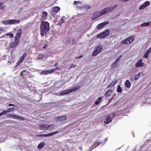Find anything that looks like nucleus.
Returning <instances> with one entry per match:
<instances>
[{
  "mask_svg": "<svg viewBox=\"0 0 151 151\" xmlns=\"http://www.w3.org/2000/svg\"><path fill=\"white\" fill-rule=\"evenodd\" d=\"M102 99V97H99L96 101H95V104L96 105H98L100 103Z\"/></svg>",
  "mask_w": 151,
  "mask_h": 151,
  "instance_id": "nucleus-24",
  "label": "nucleus"
},
{
  "mask_svg": "<svg viewBox=\"0 0 151 151\" xmlns=\"http://www.w3.org/2000/svg\"><path fill=\"white\" fill-rule=\"evenodd\" d=\"M60 10V8L59 7L56 6L54 7L52 9V14H53L54 13H57Z\"/></svg>",
  "mask_w": 151,
  "mask_h": 151,
  "instance_id": "nucleus-15",
  "label": "nucleus"
},
{
  "mask_svg": "<svg viewBox=\"0 0 151 151\" xmlns=\"http://www.w3.org/2000/svg\"><path fill=\"white\" fill-rule=\"evenodd\" d=\"M14 106V105H13V104H9V106Z\"/></svg>",
  "mask_w": 151,
  "mask_h": 151,
  "instance_id": "nucleus-51",
  "label": "nucleus"
},
{
  "mask_svg": "<svg viewBox=\"0 0 151 151\" xmlns=\"http://www.w3.org/2000/svg\"><path fill=\"white\" fill-rule=\"evenodd\" d=\"M102 50V45L100 44L96 47L94 49V51L92 53V56H93L97 55L98 54L100 53Z\"/></svg>",
  "mask_w": 151,
  "mask_h": 151,
  "instance_id": "nucleus-4",
  "label": "nucleus"
},
{
  "mask_svg": "<svg viewBox=\"0 0 151 151\" xmlns=\"http://www.w3.org/2000/svg\"><path fill=\"white\" fill-rule=\"evenodd\" d=\"M47 15V12L43 11L42 13V20H45Z\"/></svg>",
  "mask_w": 151,
  "mask_h": 151,
  "instance_id": "nucleus-22",
  "label": "nucleus"
},
{
  "mask_svg": "<svg viewBox=\"0 0 151 151\" xmlns=\"http://www.w3.org/2000/svg\"><path fill=\"white\" fill-rule=\"evenodd\" d=\"M19 42V40L14 39V41L13 43V47H16L18 46Z\"/></svg>",
  "mask_w": 151,
  "mask_h": 151,
  "instance_id": "nucleus-21",
  "label": "nucleus"
},
{
  "mask_svg": "<svg viewBox=\"0 0 151 151\" xmlns=\"http://www.w3.org/2000/svg\"><path fill=\"white\" fill-rule=\"evenodd\" d=\"M3 31L2 29H0V34L1 33V32Z\"/></svg>",
  "mask_w": 151,
  "mask_h": 151,
  "instance_id": "nucleus-53",
  "label": "nucleus"
},
{
  "mask_svg": "<svg viewBox=\"0 0 151 151\" xmlns=\"http://www.w3.org/2000/svg\"><path fill=\"white\" fill-rule=\"evenodd\" d=\"M116 63L114 62L112 64V67L113 68H115L116 66Z\"/></svg>",
  "mask_w": 151,
  "mask_h": 151,
  "instance_id": "nucleus-43",
  "label": "nucleus"
},
{
  "mask_svg": "<svg viewBox=\"0 0 151 151\" xmlns=\"http://www.w3.org/2000/svg\"><path fill=\"white\" fill-rule=\"evenodd\" d=\"M12 114H8L7 115H6V116L9 117H12Z\"/></svg>",
  "mask_w": 151,
  "mask_h": 151,
  "instance_id": "nucleus-46",
  "label": "nucleus"
},
{
  "mask_svg": "<svg viewBox=\"0 0 151 151\" xmlns=\"http://www.w3.org/2000/svg\"><path fill=\"white\" fill-rule=\"evenodd\" d=\"M47 47H48V45L47 44H46L43 46V48H46Z\"/></svg>",
  "mask_w": 151,
  "mask_h": 151,
  "instance_id": "nucleus-47",
  "label": "nucleus"
},
{
  "mask_svg": "<svg viewBox=\"0 0 151 151\" xmlns=\"http://www.w3.org/2000/svg\"><path fill=\"white\" fill-rule=\"evenodd\" d=\"M150 24V23L149 22H145L144 23H142L141 24V27H145V26H148Z\"/></svg>",
  "mask_w": 151,
  "mask_h": 151,
  "instance_id": "nucleus-30",
  "label": "nucleus"
},
{
  "mask_svg": "<svg viewBox=\"0 0 151 151\" xmlns=\"http://www.w3.org/2000/svg\"><path fill=\"white\" fill-rule=\"evenodd\" d=\"M134 40V38L132 36H130L127 39L121 41V43L123 44H129L132 43Z\"/></svg>",
  "mask_w": 151,
  "mask_h": 151,
  "instance_id": "nucleus-7",
  "label": "nucleus"
},
{
  "mask_svg": "<svg viewBox=\"0 0 151 151\" xmlns=\"http://www.w3.org/2000/svg\"><path fill=\"white\" fill-rule=\"evenodd\" d=\"M118 0L119 1H123L124 2H126V1H129V0Z\"/></svg>",
  "mask_w": 151,
  "mask_h": 151,
  "instance_id": "nucleus-49",
  "label": "nucleus"
},
{
  "mask_svg": "<svg viewBox=\"0 0 151 151\" xmlns=\"http://www.w3.org/2000/svg\"><path fill=\"white\" fill-rule=\"evenodd\" d=\"M7 35H9L10 38H12L14 36L13 34L11 33H8L6 34Z\"/></svg>",
  "mask_w": 151,
  "mask_h": 151,
  "instance_id": "nucleus-34",
  "label": "nucleus"
},
{
  "mask_svg": "<svg viewBox=\"0 0 151 151\" xmlns=\"http://www.w3.org/2000/svg\"><path fill=\"white\" fill-rule=\"evenodd\" d=\"M17 118V119L21 120H24V118L22 116H18Z\"/></svg>",
  "mask_w": 151,
  "mask_h": 151,
  "instance_id": "nucleus-40",
  "label": "nucleus"
},
{
  "mask_svg": "<svg viewBox=\"0 0 151 151\" xmlns=\"http://www.w3.org/2000/svg\"><path fill=\"white\" fill-rule=\"evenodd\" d=\"M63 22H64V20L63 19H60V23L61 24H62Z\"/></svg>",
  "mask_w": 151,
  "mask_h": 151,
  "instance_id": "nucleus-48",
  "label": "nucleus"
},
{
  "mask_svg": "<svg viewBox=\"0 0 151 151\" xmlns=\"http://www.w3.org/2000/svg\"><path fill=\"white\" fill-rule=\"evenodd\" d=\"M23 61V60L21 58H20V59H19L18 60L17 62L16 63V65L15 66V67L16 68L17 66H18L20 64L22 63V62Z\"/></svg>",
  "mask_w": 151,
  "mask_h": 151,
  "instance_id": "nucleus-29",
  "label": "nucleus"
},
{
  "mask_svg": "<svg viewBox=\"0 0 151 151\" xmlns=\"http://www.w3.org/2000/svg\"><path fill=\"white\" fill-rule=\"evenodd\" d=\"M21 76L23 77H25L26 76L28 75V73L25 70H24L21 73Z\"/></svg>",
  "mask_w": 151,
  "mask_h": 151,
  "instance_id": "nucleus-26",
  "label": "nucleus"
},
{
  "mask_svg": "<svg viewBox=\"0 0 151 151\" xmlns=\"http://www.w3.org/2000/svg\"><path fill=\"white\" fill-rule=\"evenodd\" d=\"M58 133V131H55L51 133L47 134H40L37 135L38 136L42 137L43 136L45 137H47L52 136L55 134H57Z\"/></svg>",
  "mask_w": 151,
  "mask_h": 151,
  "instance_id": "nucleus-10",
  "label": "nucleus"
},
{
  "mask_svg": "<svg viewBox=\"0 0 151 151\" xmlns=\"http://www.w3.org/2000/svg\"><path fill=\"white\" fill-rule=\"evenodd\" d=\"M67 117L65 115H63L61 116H59L56 117V119L57 122H61L66 120Z\"/></svg>",
  "mask_w": 151,
  "mask_h": 151,
  "instance_id": "nucleus-8",
  "label": "nucleus"
},
{
  "mask_svg": "<svg viewBox=\"0 0 151 151\" xmlns=\"http://www.w3.org/2000/svg\"><path fill=\"white\" fill-rule=\"evenodd\" d=\"M145 7V6L143 4L142 5L139 7V9L140 10L142 9H144Z\"/></svg>",
  "mask_w": 151,
  "mask_h": 151,
  "instance_id": "nucleus-42",
  "label": "nucleus"
},
{
  "mask_svg": "<svg viewBox=\"0 0 151 151\" xmlns=\"http://www.w3.org/2000/svg\"><path fill=\"white\" fill-rule=\"evenodd\" d=\"M112 93V91L111 90H108L106 92L105 96L107 97H109L111 96Z\"/></svg>",
  "mask_w": 151,
  "mask_h": 151,
  "instance_id": "nucleus-20",
  "label": "nucleus"
},
{
  "mask_svg": "<svg viewBox=\"0 0 151 151\" xmlns=\"http://www.w3.org/2000/svg\"><path fill=\"white\" fill-rule=\"evenodd\" d=\"M142 59H140L138 61V62L135 64V66L136 68L139 67H142L144 66V63L142 62Z\"/></svg>",
  "mask_w": 151,
  "mask_h": 151,
  "instance_id": "nucleus-9",
  "label": "nucleus"
},
{
  "mask_svg": "<svg viewBox=\"0 0 151 151\" xmlns=\"http://www.w3.org/2000/svg\"><path fill=\"white\" fill-rule=\"evenodd\" d=\"M117 6L116 5H115L113 6H111L108 7L106 8V9L107 11V12H111L114 9H116Z\"/></svg>",
  "mask_w": 151,
  "mask_h": 151,
  "instance_id": "nucleus-13",
  "label": "nucleus"
},
{
  "mask_svg": "<svg viewBox=\"0 0 151 151\" xmlns=\"http://www.w3.org/2000/svg\"><path fill=\"white\" fill-rule=\"evenodd\" d=\"M143 4L146 7V6H148L150 5V2L149 1H146Z\"/></svg>",
  "mask_w": 151,
  "mask_h": 151,
  "instance_id": "nucleus-32",
  "label": "nucleus"
},
{
  "mask_svg": "<svg viewBox=\"0 0 151 151\" xmlns=\"http://www.w3.org/2000/svg\"><path fill=\"white\" fill-rule=\"evenodd\" d=\"M109 22L107 21L101 23L97 25V28L98 29H100L102 28L105 25L109 24Z\"/></svg>",
  "mask_w": 151,
  "mask_h": 151,
  "instance_id": "nucleus-11",
  "label": "nucleus"
},
{
  "mask_svg": "<svg viewBox=\"0 0 151 151\" xmlns=\"http://www.w3.org/2000/svg\"><path fill=\"white\" fill-rule=\"evenodd\" d=\"M45 142H41L38 145L37 147L39 149H41L45 145Z\"/></svg>",
  "mask_w": 151,
  "mask_h": 151,
  "instance_id": "nucleus-25",
  "label": "nucleus"
},
{
  "mask_svg": "<svg viewBox=\"0 0 151 151\" xmlns=\"http://www.w3.org/2000/svg\"><path fill=\"white\" fill-rule=\"evenodd\" d=\"M57 65H58V63H55V67H56V66H57Z\"/></svg>",
  "mask_w": 151,
  "mask_h": 151,
  "instance_id": "nucleus-54",
  "label": "nucleus"
},
{
  "mask_svg": "<svg viewBox=\"0 0 151 151\" xmlns=\"http://www.w3.org/2000/svg\"><path fill=\"white\" fill-rule=\"evenodd\" d=\"M117 83V81H114L111 82L107 86V88H112Z\"/></svg>",
  "mask_w": 151,
  "mask_h": 151,
  "instance_id": "nucleus-19",
  "label": "nucleus"
},
{
  "mask_svg": "<svg viewBox=\"0 0 151 151\" xmlns=\"http://www.w3.org/2000/svg\"><path fill=\"white\" fill-rule=\"evenodd\" d=\"M45 56V55L43 54H40L38 56L39 58L42 59L44 58Z\"/></svg>",
  "mask_w": 151,
  "mask_h": 151,
  "instance_id": "nucleus-36",
  "label": "nucleus"
},
{
  "mask_svg": "<svg viewBox=\"0 0 151 151\" xmlns=\"http://www.w3.org/2000/svg\"><path fill=\"white\" fill-rule=\"evenodd\" d=\"M22 30L21 29H19L17 32L15 37L14 39L19 40L21 36Z\"/></svg>",
  "mask_w": 151,
  "mask_h": 151,
  "instance_id": "nucleus-12",
  "label": "nucleus"
},
{
  "mask_svg": "<svg viewBox=\"0 0 151 151\" xmlns=\"http://www.w3.org/2000/svg\"><path fill=\"white\" fill-rule=\"evenodd\" d=\"M151 52V47H150L146 51L144 55V57L147 58L148 56Z\"/></svg>",
  "mask_w": 151,
  "mask_h": 151,
  "instance_id": "nucleus-17",
  "label": "nucleus"
},
{
  "mask_svg": "<svg viewBox=\"0 0 151 151\" xmlns=\"http://www.w3.org/2000/svg\"><path fill=\"white\" fill-rule=\"evenodd\" d=\"M14 110V109L13 108H9L8 109L6 110L7 113L12 112Z\"/></svg>",
  "mask_w": 151,
  "mask_h": 151,
  "instance_id": "nucleus-31",
  "label": "nucleus"
},
{
  "mask_svg": "<svg viewBox=\"0 0 151 151\" xmlns=\"http://www.w3.org/2000/svg\"><path fill=\"white\" fill-rule=\"evenodd\" d=\"M83 54H81L78 57V58H80L82 57L83 56Z\"/></svg>",
  "mask_w": 151,
  "mask_h": 151,
  "instance_id": "nucleus-52",
  "label": "nucleus"
},
{
  "mask_svg": "<svg viewBox=\"0 0 151 151\" xmlns=\"http://www.w3.org/2000/svg\"><path fill=\"white\" fill-rule=\"evenodd\" d=\"M3 3L2 2H0V9H3L4 7V6L3 5Z\"/></svg>",
  "mask_w": 151,
  "mask_h": 151,
  "instance_id": "nucleus-35",
  "label": "nucleus"
},
{
  "mask_svg": "<svg viewBox=\"0 0 151 151\" xmlns=\"http://www.w3.org/2000/svg\"><path fill=\"white\" fill-rule=\"evenodd\" d=\"M111 121L112 119L111 118L110 116H108L105 118V120L104 121V123L105 124H107L110 122Z\"/></svg>",
  "mask_w": 151,
  "mask_h": 151,
  "instance_id": "nucleus-16",
  "label": "nucleus"
},
{
  "mask_svg": "<svg viewBox=\"0 0 151 151\" xmlns=\"http://www.w3.org/2000/svg\"><path fill=\"white\" fill-rule=\"evenodd\" d=\"M50 24L47 22L42 21L40 26V34L42 36H43L49 30Z\"/></svg>",
  "mask_w": 151,
  "mask_h": 151,
  "instance_id": "nucleus-1",
  "label": "nucleus"
},
{
  "mask_svg": "<svg viewBox=\"0 0 151 151\" xmlns=\"http://www.w3.org/2000/svg\"><path fill=\"white\" fill-rule=\"evenodd\" d=\"M122 56L120 55L116 59V60L114 62L116 63H117L119 60L120 58H121Z\"/></svg>",
  "mask_w": 151,
  "mask_h": 151,
  "instance_id": "nucleus-39",
  "label": "nucleus"
},
{
  "mask_svg": "<svg viewBox=\"0 0 151 151\" xmlns=\"http://www.w3.org/2000/svg\"><path fill=\"white\" fill-rule=\"evenodd\" d=\"M107 12L106 8H104L102 10H101L100 12H99L100 15L101 16L105 14L106 12Z\"/></svg>",
  "mask_w": 151,
  "mask_h": 151,
  "instance_id": "nucleus-27",
  "label": "nucleus"
},
{
  "mask_svg": "<svg viewBox=\"0 0 151 151\" xmlns=\"http://www.w3.org/2000/svg\"><path fill=\"white\" fill-rule=\"evenodd\" d=\"M54 124H41L39 126V129L42 130H50L54 129L55 127Z\"/></svg>",
  "mask_w": 151,
  "mask_h": 151,
  "instance_id": "nucleus-2",
  "label": "nucleus"
},
{
  "mask_svg": "<svg viewBox=\"0 0 151 151\" xmlns=\"http://www.w3.org/2000/svg\"><path fill=\"white\" fill-rule=\"evenodd\" d=\"M110 34L109 31L108 29L104 30L103 32L100 33L97 35V37L98 38H103L107 37Z\"/></svg>",
  "mask_w": 151,
  "mask_h": 151,
  "instance_id": "nucleus-5",
  "label": "nucleus"
},
{
  "mask_svg": "<svg viewBox=\"0 0 151 151\" xmlns=\"http://www.w3.org/2000/svg\"><path fill=\"white\" fill-rule=\"evenodd\" d=\"M26 53H24L23 54V55L20 58L23 60L24 59V58L26 56Z\"/></svg>",
  "mask_w": 151,
  "mask_h": 151,
  "instance_id": "nucleus-38",
  "label": "nucleus"
},
{
  "mask_svg": "<svg viewBox=\"0 0 151 151\" xmlns=\"http://www.w3.org/2000/svg\"><path fill=\"white\" fill-rule=\"evenodd\" d=\"M6 113H7V112L6 110H4L1 112L0 113V116L6 114Z\"/></svg>",
  "mask_w": 151,
  "mask_h": 151,
  "instance_id": "nucleus-33",
  "label": "nucleus"
},
{
  "mask_svg": "<svg viewBox=\"0 0 151 151\" xmlns=\"http://www.w3.org/2000/svg\"><path fill=\"white\" fill-rule=\"evenodd\" d=\"M52 70H43L42 71L41 74L44 75H47L48 74H51L52 73Z\"/></svg>",
  "mask_w": 151,
  "mask_h": 151,
  "instance_id": "nucleus-18",
  "label": "nucleus"
},
{
  "mask_svg": "<svg viewBox=\"0 0 151 151\" xmlns=\"http://www.w3.org/2000/svg\"><path fill=\"white\" fill-rule=\"evenodd\" d=\"M17 116H18L17 115L12 114V118L13 119H17Z\"/></svg>",
  "mask_w": 151,
  "mask_h": 151,
  "instance_id": "nucleus-41",
  "label": "nucleus"
},
{
  "mask_svg": "<svg viewBox=\"0 0 151 151\" xmlns=\"http://www.w3.org/2000/svg\"><path fill=\"white\" fill-rule=\"evenodd\" d=\"M57 69H58V68H53V69H52L51 70H53L52 73L55 70H57Z\"/></svg>",
  "mask_w": 151,
  "mask_h": 151,
  "instance_id": "nucleus-50",
  "label": "nucleus"
},
{
  "mask_svg": "<svg viewBox=\"0 0 151 151\" xmlns=\"http://www.w3.org/2000/svg\"><path fill=\"white\" fill-rule=\"evenodd\" d=\"M125 85L128 88H129L131 86V83L128 80H127L126 81Z\"/></svg>",
  "mask_w": 151,
  "mask_h": 151,
  "instance_id": "nucleus-23",
  "label": "nucleus"
},
{
  "mask_svg": "<svg viewBox=\"0 0 151 151\" xmlns=\"http://www.w3.org/2000/svg\"><path fill=\"white\" fill-rule=\"evenodd\" d=\"M76 66H75L74 65H73V64H71V66H70V67L69 68V69H70L71 68H72V67H73L74 68H75L76 67Z\"/></svg>",
  "mask_w": 151,
  "mask_h": 151,
  "instance_id": "nucleus-45",
  "label": "nucleus"
},
{
  "mask_svg": "<svg viewBox=\"0 0 151 151\" xmlns=\"http://www.w3.org/2000/svg\"><path fill=\"white\" fill-rule=\"evenodd\" d=\"M20 22L19 20L10 19L3 21L2 22V24L5 25L8 24H14L16 23H18Z\"/></svg>",
  "mask_w": 151,
  "mask_h": 151,
  "instance_id": "nucleus-6",
  "label": "nucleus"
},
{
  "mask_svg": "<svg viewBox=\"0 0 151 151\" xmlns=\"http://www.w3.org/2000/svg\"><path fill=\"white\" fill-rule=\"evenodd\" d=\"M140 73H139L135 75L134 76V80H136L140 76Z\"/></svg>",
  "mask_w": 151,
  "mask_h": 151,
  "instance_id": "nucleus-37",
  "label": "nucleus"
},
{
  "mask_svg": "<svg viewBox=\"0 0 151 151\" xmlns=\"http://www.w3.org/2000/svg\"><path fill=\"white\" fill-rule=\"evenodd\" d=\"M80 88L79 86H75L72 88L65 89L61 91L60 93L61 95H64L68 94L73 91H75L78 89Z\"/></svg>",
  "mask_w": 151,
  "mask_h": 151,
  "instance_id": "nucleus-3",
  "label": "nucleus"
},
{
  "mask_svg": "<svg viewBox=\"0 0 151 151\" xmlns=\"http://www.w3.org/2000/svg\"><path fill=\"white\" fill-rule=\"evenodd\" d=\"M63 151H65V150H63Z\"/></svg>",
  "mask_w": 151,
  "mask_h": 151,
  "instance_id": "nucleus-55",
  "label": "nucleus"
},
{
  "mask_svg": "<svg viewBox=\"0 0 151 151\" xmlns=\"http://www.w3.org/2000/svg\"><path fill=\"white\" fill-rule=\"evenodd\" d=\"M122 88L120 87L119 85H118L117 86V91L119 93H122Z\"/></svg>",
  "mask_w": 151,
  "mask_h": 151,
  "instance_id": "nucleus-28",
  "label": "nucleus"
},
{
  "mask_svg": "<svg viewBox=\"0 0 151 151\" xmlns=\"http://www.w3.org/2000/svg\"><path fill=\"white\" fill-rule=\"evenodd\" d=\"M78 3H80V1H74L73 4L75 5H77Z\"/></svg>",
  "mask_w": 151,
  "mask_h": 151,
  "instance_id": "nucleus-44",
  "label": "nucleus"
},
{
  "mask_svg": "<svg viewBox=\"0 0 151 151\" xmlns=\"http://www.w3.org/2000/svg\"><path fill=\"white\" fill-rule=\"evenodd\" d=\"M100 14L98 12H95L93 14L92 17V20H94L96 19L98 17L101 16L100 15Z\"/></svg>",
  "mask_w": 151,
  "mask_h": 151,
  "instance_id": "nucleus-14",
  "label": "nucleus"
}]
</instances>
